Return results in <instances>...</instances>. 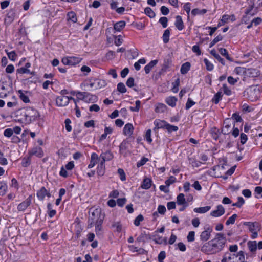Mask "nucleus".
Returning <instances> with one entry per match:
<instances>
[{"label": "nucleus", "mask_w": 262, "mask_h": 262, "mask_svg": "<svg viewBox=\"0 0 262 262\" xmlns=\"http://www.w3.org/2000/svg\"><path fill=\"white\" fill-rule=\"evenodd\" d=\"M219 51L221 54L224 56L227 60L230 61H233V59L230 57L226 49L221 48L219 49Z\"/></svg>", "instance_id": "obj_39"}, {"label": "nucleus", "mask_w": 262, "mask_h": 262, "mask_svg": "<svg viewBox=\"0 0 262 262\" xmlns=\"http://www.w3.org/2000/svg\"><path fill=\"white\" fill-rule=\"evenodd\" d=\"M158 62V60H154L151 61L148 64L145 66L144 67V70L146 74H148L150 72L151 70L154 68V67L157 64Z\"/></svg>", "instance_id": "obj_28"}, {"label": "nucleus", "mask_w": 262, "mask_h": 262, "mask_svg": "<svg viewBox=\"0 0 262 262\" xmlns=\"http://www.w3.org/2000/svg\"><path fill=\"white\" fill-rule=\"evenodd\" d=\"M260 95V89L256 86H249L243 93V96L252 102L256 101Z\"/></svg>", "instance_id": "obj_2"}, {"label": "nucleus", "mask_w": 262, "mask_h": 262, "mask_svg": "<svg viewBox=\"0 0 262 262\" xmlns=\"http://www.w3.org/2000/svg\"><path fill=\"white\" fill-rule=\"evenodd\" d=\"M118 173L119 175L120 179L122 181H124L126 180V175L123 169L119 168L118 169Z\"/></svg>", "instance_id": "obj_60"}, {"label": "nucleus", "mask_w": 262, "mask_h": 262, "mask_svg": "<svg viewBox=\"0 0 262 262\" xmlns=\"http://www.w3.org/2000/svg\"><path fill=\"white\" fill-rule=\"evenodd\" d=\"M7 189V185L4 182H0V195L3 196L5 194Z\"/></svg>", "instance_id": "obj_43"}, {"label": "nucleus", "mask_w": 262, "mask_h": 262, "mask_svg": "<svg viewBox=\"0 0 262 262\" xmlns=\"http://www.w3.org/2000/svg\"><path fill=\"white\" fill-rule=\"evenodd\" d=\"M188 160H189V163L193 167H198L202 164L201 162L197 160L195 158H192V157L189 158Z\"/></svg>", "instance_id": "obj_36"}, {"label": "nucleus", "mask_w": 262, "mask_h": 262, "mask_svg": "<svg viewBox=\"0 0 262 262\" xmlns=\"http://www.w3.org/2000/svg\"><path fill=\"white\" fill-rule=\"evenodd\" d=\"M213 239H216L218 241L225 242V244L226 243V239L224 234L222 233H218L216 234L215 238Z\"/></svg>", "instance_id": "obj_56"}, {"label": "nucleus", "mask_w": 262, "mask_h": 262, "mask_svg": "<svg viewBox=\"0 0 262 262\" xmlns=\"http://www.w3.org/2000/svg\"><path fill=\"white\" fill-rule=\"evenodd\" d=\"M36 195L39 200L43 201L46 196L50 198L51 194L45 187H42L37 191Z\"/></svg>", "instance_id": "obj_6"}, {"label": "nucleus", "mask_w": 262, "mask_h": 262, "mask_svg": "<svg viewBox=\"0 0 262 262\" xmlns=\"http://www.w3.org/2000/svg\"><path fill=\"white\" fill-rule=\"evenodd\" d=\"M248 247L251 252H254L257 249V243L256 241H249L247 243Z\"/></svg>", "instance_id": "obj_30"}, {"label": "nucleus", "mask_w": 262, "mask_h": 262, "mask_svg": "<svg viewBox=\"0 0 262 262\" xmlns=\"http://www.w3.org/2000/svg\"><path fill=\"white\" fill-rule=\"evenodd\" d=\"M211 241H213L212 243L215 254L221 251L223 249L225 245L224 241H218L216 239H212Z\"/></svg>", "instance_id": "obj_12"}, {"label": "nucleus", "mask_w": 262, "mask_h": 262, "mask_svg": "<svg viewBox=\"0 0 262 262\" xmlns=\"http://www.w3.org/2000/svg\"><path fill=\"white\" fill-rule=\"evenodd\" d=\"M225 210L222 205L216 206V209L210 212V215L213 217H220L225 213Z\"/></svg>", "instance_id": "obj_13"}, {"label": "nucleus", "mask_w": 262, "mask_h": 262, "mask_svg": "<svg viewBox=\"0 0 262 262\" xmlns=\"http://www.w3.org/2000/svg\"><path fill=\"white\" fill-rule=\"evenodd\" d=\"M176 180V178L174 176H171L165 181V185H166V186L169 187L170 185L175 183Z\"/></svg>", "instance_id": "obj_54"}, {"label": "nucleus", "mask_w": 262, "mask_h": 262, "mask_svg": "<svg viewBox=\"0 0 262 262\" xmlns=\"http://www.w3.org/2000/svg\"><path fill=\"white\" fill-rule=\"evenodd\" d=\"M167 122L164 120H156L154 121V124L156 126L155 128H163L165 129Z\"/></svg>", "instance_id": "obj_23"}, {"label": "nucleus", "mask_w": 262, "mask_h": 262, "mask_svg": "<svg viewBox=\"0 0 262 262\" xmlns=\"http://www.w3.org/2000/svg\"><path fill=\"white\" fill-rule=\"evenodd\" d=\"M151 129H149L146 132L145 138L146 140V141L149 143H151L152 141V140L151 138Z\"/></svg>", "instance_id": "obj_62"}, {"label": "nucleus", "mask_w": 262, "mask_h": 262, "mask_svg": "<svg viewBox=\"0 0 262 262\" xmlns=\"http://www.w3.org/2000/svg\"><path fill=\"white\" fill-rule=\"evenodd\" d=\"M237 217V215L236 214H233L231 216H230L226 221V225L228 226L230 224H233L235 223V220Z\"/></svg>", "instance_id": "obj_52"}, {"label": "nucleus", "mask_w": 262, "mask_h": 262, "mask_svg": "<svg viewBox=\"0 0 262 262\" xmlns=\"http://www.w3.org/2000/svg\"><path fill=\"white\" fill-rule=\"evenodd\" d=\"M177 100L178 99L177 97L174 96H169L166 98L165 102L169 106L173 107L176 106Z\"/></svg>", "instance_id": "obj_22"}, {"label": "nucleus", "mask_w": 262, "mask_h": 262, "mask_svg": "<svg viewBox=\"0 0 262 262\" xmlns=\"http://www.w3.org/2000/svg\"><path fill=\"white\" fill-rule=\"evenodd\" d=\"M17 73L20 74H24V73H30L32 75H34V72H31L30 70L27 69L25 67H21L17 69Z\"/></svg>", "instance_id": "obj_59"}, {"label": "nucleus", "mask_w": 262, "mask_h": 262, "mask_svg": "<svg viewBox=\"0 0 262 262\" xmlns=\"http://www.w3.org/2000/svg\"><path fill=\"white\" fill-rule=\"evenodd\" d=\"M28 154L31 157L32 156H35L38 158H42L44 155L42 148L39 146L32 148L29 150Z\"/></svg>", "instance_id": "obj_10"}, {"label": "nucleus", "mask_w": 262, "mask_h": 262, "mask_svg": "<svg viewBox=\"0 0 262 262\" xmlns=\"http://www.w3.org/2000/svg\"><path fill=\"white\" fill-rule=\"evenodd\" d=\"M82 58L79 57L69 56L62 59V62L64 65L75 66L81 62Z\"/></svg>", "instance_id": "obj_4"}, {"label": "nucleus", "mask_w": 262, "mask_h": 262, "mask_svg": "<svg viewBox=\"0 0 262 262\" xmlns=\"http://www.w3.org/2000/svg\"><path fill=\"white\" fill-rule=\"evenodd\" d=\"M183 9L186 12L187 14L188 19H189L190 12L191 10V3L189 2L185 3L183 6Z\"/></svg>", "instance_id": "obj_55"}, {"label": "nucleus", "mask_w": 262, "mask_h": 262, "mask_svg": "<svg viewBox=\"0 0 262 262\" xmlns=\"http://www.w3.org/2000/svg\"><path fill=\"white\" fill-rule=\"evenodd\" d=\"M195 232L194 231H190L188 233V235L187 236V239L188 242H193L195 239Z\"/></svg>", "instance_id": "obj_61"}, {"label": "nucleus", "mask_w": 262, "mask_h": 262, "mask_svg": "<svg viewBox=\"0 0 262 262\" xmlns=\"http://www.w3.org/2000/svg\"><path fill=\"white\" fill-rule=\"evenodd\" d=\"M9 91L5 88L4 83H3L0 88V98H4L7 96Z\"/></svg>", "instance_id": "obj_34"}, {"label": "nucleus", "mask_w": 262, "mask_h": 262, "mask_svg": "<svg viewBox=\"0 0 262 262\" xmlns=\"http://www.w3.org/2000/svg\"><path fill=\"white\" fill-rule=\"evenodd\" d=\"M151 238L150 235L149 233H146L144 231L141 233V234L137 238L136 241L138 242H145L146 240L150 239Z\"/></svg>", "instance_id": "obj_19"}, {"label": "nucleus", "mask_w": 262, "mask_h": 262, "mask_svg": "<svg viewBox=\"0 0 262 262\" xmlns=\"http://www.w3.org/2000/svg\"><path fill=\"white\" fill-rule=\"evenodd\" d=\"M67 16L68 19L71 20L72 22L75 23L77 21L76 15L73 11H70L68 12L67 14Z\"/></svg>", "instance_id": "obj_49"}, {"label": "nucleus", "mask_w": 262, "mask_h": 262, "mask_svg": "<svg viewBox=\"0 0 262 262\" xmlns=\"http://www.w3.org/2000/svg\"><path fill=\"white\" fill-rule=\"evenodd\" d=\"M144 220V217L142 215L139 214L138 215L134 220V225L136 226H138L140 224V222L143 221Z\"/></svg>", "instance_id": "obj_57"}, {"label": "nucleus", "mask_w": 262, "mask_h": 262, "mask_svg": "<svg viewBox=\"0 0 262 262\" xmlns=\"http://www.w3.org/2000/svg\"><path fill=\"white\" fill-rule=\"evenodd\" d=\"M56 104L57 106L63 107L68 105L69 104V98L68 96H59L56 98Z\"/></svg>", "instance_id": "obj_11"}, {"label": "nucleus", "mask_w": 262, "mask_h": 262, "mask_svg": "<svg viewBox=\"0 0 262 262\" xmlns=\"http://www.w3.org/2000/svg\"><path fill=\"white\" fill-rule=\"evenodd\" d=\"M19 94L20 99L25 103H28L30 101V99L28 96L24 94L21 90L18 91Z\"/></svg>", "instance_id": "obj_47"}, {"label": "nucleus", "mask_w": 262, "mask_h": 262, "mask_svg": "<svg viewBox=\"0 0 262 262\" xmlns=\"http://www.w3.org/2000/svg\"><path fill=\"white\" fill-rule=\"evenodd\" d=\"M152 185V181L150 179L146 178L143 180V183L141 185V187L144 189H149Z\"/></svg>", "instance_id": "obj_25"}, {"label": "nucleus", "mask_w": 262, "mask_h": 262, "mask_svg": "<svg viewBox=\"0 0 262 262\" xmlns=\"http://www.w3.org/2000/svg\"><path fill=\"white\" fill-rule=\"evenodd\" d=\"M180 81L179 78H177L174 82L172 83V88L171 89L173 93H177L179 91V86L180 85Z\"/></svg>", "instance_id": "obj_42"}, {"label": "nucleus", "mask_w": 262, "mask_h": 262, "mask_svg": "<svg viewBox=\"0 0 262 262\" xmlns=\"http://www.w3.org/2000/svg\"><path fill=\"white\" fill-rule=\"evenodd\" d=\"M159 22L162 25V27L165 28L167 26L168 19L166 17H161Z\"/></svg>", "instance_id": "obj_63"}, {"label": "nucleus", "mask_w": 262, "mask_h": 262, "mask_svg": "<svg viewBox=\"0 0 262 262\" xmlns=\"http://www.w3.org/2000/svg\"><path fill=\"white\" fill-rule=\"evenodd\" d=\"M103 222L100 220L97 223L95 224V232L97 235H100L102 233V224Z\"/></svg>", "instance_id": "obj_40"}, {"label": "nucleus", "mask_w": 262, "mask_h": 262, "mask_svg": "<svg viewBox=\"0 0 262 262\" xmlns=\"http://www.w3.org/2000/svg\"><path fill=\"white\" fill-rule=\"evenodd\" d=\"M104 217L101 213V210L100 209H95L90 215L88 220V228H92L95 224L97 223L99 221L101 220L103 221Z\"/></svg>", "instance_id": "obj_3"}, {"label": "nucleus", "mask_w": 262, "mask_h": 262, "mask_svg": "<svg viewBox=\"0 0 262 262\" xmlns=\"http://www.w3.org/2000/svg\"><path fill=\"white\" fill-rule=\"evenodd\" d=\"M166 106L163 103L158 104L155 108V111L157 113H163L165 111Z\"/></svg>", "instance_id": "obj_46"}, {"label": "nucleus", "mask_w": 262, "mask_h": 262, "mask_svg": "<svg viewBox=\"0 0 262 262\" xmlns=\"http://www.w3.org/2000/svg\"><path fill=\"white\" fill-rule=\"evenodd\" d=\"M145 13L150 18L155 17V13L150 7H146L144 10Z\"/></svg>", "instance_id": "obj_48"}, {"label": "nucleus", "mask_w": 262, "mask_h": 262, "mask_svg": "<svg viewBox=\"0 0 262 262\" xmlns=\"http://www.w3.org/2000/svg\"><path fill=\"white\" fill-rule=\"evenodd\" d=\"M204 62L205 64L206 69L208 71H211L214 68L213 64L211 63L207 58L204 59Z\"/></svg>", "instance_id": "obj_50"}, {"label": "nucleus", "mask_w": 262, "mask_h": 262, "mask_svg": "<svg viewBox=\"0 0 262 262\" xmlns=\"http://www.w3.org/2000/svg\"><path fill=\"white\" fill-rule=\"evenodd\" d=\"M126 23L125 21L121 20L116 23L114 25V29L116 31H121L125 26Z\"/></svg>", "instance_id": "obj_26"}, {"label": "nucleus", "mask_w": 262, "mask_h": 262, "mask_svg": "<svg viewBox=\"0 0 262 262\" xmlns=\"http://www.w3.org/2000/svg\"><path fill=\"white\" fill-rule=\"evenodd\" d=\"M170 34V33L169 29H166L164 31L162 36L164 43H167L169 41Z\"/></svg>", "instance_id": "obj_44"}, {"label": "nucleus", "mask_w": 262, "mask_h": 262, "mask_svg": "<svg viewBox=\"0 0 262 262\" xmlns=\"http://www.w3.org/2000/svg\"><path fill=\"white\" fill-rule=\"evenodd\" d=\"M23 115L25 117L24 121L26 123H30L40 117L38 111L31 107H26L23 113Z\"/></svg>", "instance_id": "obj_1"}, {"label": "nucleus", "mask_w": 262, "mask_h": 262, "mask_svg": "<svg viewBox=\"0 0 262 262\" xmlns=\"http://www.w3.org/2000/svg\"><path fill=\"white\" fill-rule=\"evenodd\" d=\"M249 6L245 10V14L249 15L250 16H254L256 13L253 12V10L255 7L254 0H248Z\"/></svg>", "instance_id": "obj_15"}, {"label": "nucleus", "mask_w": 262, "mask_h": 262, "mask_svg": "<svg viewBox=\"0 0 262 262\" xmlns=\"http://www.w3.org/2000/svg\"><path fill=\"white\" fill-rule=\"evenodd\" d=\"M231 118H227L224 122L222 133L224 135H228L231 132Z\"/></svg>", "instance_id": "obj_9"}, {"label": "nucleus", "mask_w": 262, "mask_h": 262, "mask_svg": "<svg viewBox=\"0 0 262 262\" xmlns=\"http://www.w3.org/2000/svg\"><path fill=\"white\" fill-rule=\"evenodd\" d=\"M100 157L102 159V161L101 162L105 163V161H110L113 159V155L111 151H107L101 153Z\"/></svg>", "instance_id": "obj_16"}, {"label": "nucleus", "mask_w": 262, "mask_h": 262, "mask_svg": "<svg viewBox=\"0 0 262 262\" xmlns=\"http://www.w3.org/2000/svg\"><path fill=\"white\" fill-rule=\"evenodd\" d=\"M207 10L205 9L200 10L198 8L193 9L191 13L193 16H196V15H203L207 12Z\"/></svg>", "instance_id": "obj_38"}, {"label": "nucleus", "mask_w": 262, "mask_h": 262, "mask_svg": "<svg viewBox=\"0 0 262 262\" xmlns=\"http://www.w3.org/2000/svg\"><path fill=\"white\" fill-rule=\"evenodd\" d=\"M128 142L127 140H124L119 146V152L121 154L126 156V149L128 147Z\"/></svg>", "instance_id": "obj_18"}, {"label": "nucleus", "mask_w": 262, "mask_h": 262, "mask_svg": "<svg viewBox=\"0 0 262 262\" xmlns=\"http://www.w3.org/2000/svg\"><path fill=\"white\" fill-rule=\"evenodd\" d=\"M174 25L180 31L182 30L184 28V23L181 16L177 15L176 17Z\"/></svg>", "instance_id": "obj_20"}, {"label": "nucleus", "mask_w": 262, "mask_h": 262, "mask_svg": "<svg viewBox=\"0 0 262 262\" xmlns=\"http://www.w3.org/2000/svg\"><path fill=\"white\" fill-rule=\"evenodd\" d=\"M97 100V97L96 95H92L89 93H86V95L85 97L84 101L86 102L94 103Z\"/></svg>", "instance_id": "obj_29"}, {"label": "nucleus", "mask_w": 262, "mask_h": 262, "mask_svg": "<svg viewBox=\"0 0 262 262\" xmlns=\"http://www.w3.org/2000/svg\"><path fill=\"white\" fill-rule=\"evenodd\" d=\"M223 96L222 92H218L216 93L212 99V101L215 104H217L219 101L221 100Z\"/></svg>", "instance_id": "obj_41"}, {"label": "nucleus", "mask_w": 262, "mask_h": 262, "mask_svg": "<svg viewBox=\"0 0 262 262\" xmlns=\"http://www.w3.org/2000/svg\"><path fill=\"white\" fill-rule=\"evenodd\" d=\"M97 173L99 176H103L105 173V163L100 162L97 168Z\"/></svg>", "instance_id": "obj_24"}, {"label": "nucleus", "mask_w": 262, "mask_h": 262, "mask_svg": "<svg viewBox=\"0 0 262 262\" xmlns=\"http://www.w3.org/2000/svg\"><path fill=\"white\" fill-rule=\"evenodd\" d=\"M244 226L248 227V229L250 232L253 231H260L261 226L259 223L257 222H245L243 223Z\"/></svg>", "instance_id": "obj_8"}, {"label": "nucleus", "mask_w": 262, "mask_h": 262, "mask_svg": "<svg viewBox=\"0 0 262 262\" xmlns=\"http://www.w3.org/2000/svg\"><path fill=\"white\" fill-rule=\"evenodd\" d=\"M166 257V253L164 251H161L158 255V258L159 262H164L163 260Z\"/></svg>", "instance_id": "obj_64"}, {"label": "nucleus", "mask_w": 262, "mask_h": 262, "mask_svg": "<svg viewBox=\"0 0 262 262\" xmlns=\"http://www.w3.org/2000/svg\"><path fill=\"white\" fill-rule=\"evenodd\" d=\"M15 15L14 11L13 10H10L6 15L5 21H7L8 23H11L14 20Z\"/></svg>", "instance_id": "obj_27"}, {"label": "nucleus", "mask_w": 262, "mask_h": 262, "mask_svg": "<svg viewBox=\"0 0 262 262\" xmlns=\"http://www.w3.org/2000/svg\"><path fill=\"white\" fill-rule=\"evenodd\" d=\"M134 127L131 123H127L123 128V134L126 136H131L133 134Z\"/></svg>", "instance_id": "obj_17"}, {"label": "nucleus", "mask_w": 262, "mask_h": 262, "mask_svg": "<svg viewBox=\"0 0 262 262\" xmlns=\"http://www.w3.org/2000/svg\"><path fill=\"white\" fill-rule=\"evenodd\" d=\"M165 129H166L168 132L171 133L173 131H177L178 130V127L177 126L167 123Z\"/></svg>", "instance_id": "obj_58"}, {"label": "nucleus", "mask_w": 262, "mask_h": 262, "mask_svg": "<svg viewBox=\"0 0 262 262\" xmlns=\"http://www.w3.org/2000/svg\"><path fill=\"white\" fill-rule=\"evenodd\" d=\"M190 63L188 62H186L183 63L181 68V73L182 74H186L190 70Z\"/></svg>", "instance_id": "obj_32"}, {"label": "nucleus", "mask_w": 262, "mask_h": 262, "mask_svg": "<svg viewBox=\"0 0 262 262\" xmlns=\"http://www.w3.org/2000/svg\"><path fill=\"white\" fill-rule=\"evenodd\" d=\"M98 156L97 154L93 152L91 156V161L90 163L88 165V167L89 168H92L95 166V165L97 163V161L98 160Z\"/></svg>", "instance_id": "obj_21"}, {"label": "nucleus", "mask_w": 262, "mask_h": 262, "mask_svg": "<svg viewBox=\"0 0 262 262\" xmlns=\"http://www.w3.org/2000/svg\"><path fill=\"white\" fill-rule=\"evenodd\" d=\"M95 89H100L101 88L104 87L106 85V82L104 80L95 79Z\"/></svg>", "instance_id": "obj_37"}, {"label": "nucleus", "mask_w": 262, "mask_h": 262, "mask_svg": "<svg viewBox=\"0 0 262 262\" xmlns=\"http://www.w3.org/2000/svg\"><path fill=\"white\" fill-rule=\"evenodd\" d=\"M211 209V207L207 206L205 207H201L199 208H195L194 209V211L199 213H204L207 212Z\"/></svg>", "instance_id": "obj_33"}, {"label": "nucleus", "mask_w": 262, "mask_h": 262, "mask_svg": "<svg viewBox=\"0 0 262 262\" xmlns=\"http://www.w3.org/2000/svg\"><path fill=\"white\" fill-rule=\"evenodd\" d=\"M213 242L211 240L204 244L201 247V251L207 254H215L212 243Z\"/></svg>", "instance_id": "obj_5"}, {"label": "nucleus", "mask_w": 262, "mask_h": 262, "mask_svg": "<svg viewBox=\"0 0 262 262\" xmlns=\"http://www.w3.org/2000/svg\"><path fill=\"white\" fill-rule=\"evenodd\" d=\"M212 231V229L209 227H208L206 229L202 232L200 235V239L202 241H208L211 236V233Z\"/></svg>", "instance_id": "obj_14"}, {"label": "nucleus", "mask_w": 262, "mask_h": 262, "mask_svg": "<svg viewBox=\"0 0 262 262\" xmlns=\"http://www.w3.org/2000/svg\"><path fill=\"white\" fill-rule=\"evenodd\" d=\"M245 200L242 196H238L237 198V202L232 204L233 206H236L240 208L244 204Z\"/></svg>", "instance_id": "obj_51"}, {"label": "nucleus", "mask_w": 262, "mask_h": 262, "mask_svg": "<svg viewBox=\"0 0 262 262\" xmlns=\"http://www.w3.org/2000/svg\"><path fill=\"white\" fill-rule=\"evenodd\" d=\"M117 90L121 93H125L126 92V89L124 84L122 82H119L117 84Z\"/></svg>", "instance_id": "obj_53"}, {"label": "nucleus", "mask_w": 262, "mask_h": 262, "mask_svg": "<svg viewBox=\"0 0 262 262\" xmlns=\"http://www.w3.org/2000/svg\"><path fill=\"white\" fill-rule=\"evenodd\" d=\"M221 133L222 132H220V129L216 128H212L211 133L212 137L215 140H217L219 139V136L221 135Z\"/></svg>", "instance_id": "obj_35"}, {"label": "nucleus", "mask_w": 262, "mask_h": 262, "mask_svg": "<svg viewBox=\"0 0 262 262\" xmlns=\"http://www.w3.org/2000/svg\"><path fill=\"white\" fill-rule=\"evenodd\" d=\"M31 156L29 155L27 157H24L22 159L21 165L24 167H27L31 164Z\"/></svg>", "instance_id": "obj_45"}, {"label": "nucleus", "mask_w": 262, "mask_h": 262, "mask_svg": "<svg viewBox=\"0 0 262 262\" xmlns=\"http://www.w3.org/2000/svg\"><path fill=\"white\" fill-rule=\"evenodd\" d=\"M32 198V195H30L25 200L18 204L17 206V210L19 211H25L31 204Z\"/></svg>", "instance_id": "obj_7"}, {"label": "nucleus", "mask_w": 262, "mask_h": 262, "mask_svg": "<svg viewBox=\"0 0 262 262\" xmlns=\"http://www.w3.org/2000/svg\"><path fill=\"white\" fill-rule=\"evenodd\" d=\"M177 202L178 205H182L188 204L186 201L185 195L183 193H180L177 197Z\"/></svg>", "instance_id": "obj_31"}]
</instances>
